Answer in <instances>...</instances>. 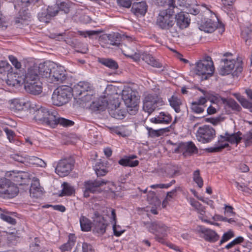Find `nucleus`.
Listing matches in <instances>:
<instances>
[{
	"instance_id": "1",
	"label": "nucleus",
	"mask_w": 252,
	"mask_h": 252,
	"mask_svg": "<svg viewBox=\"0 0 252 252\" xmlns=\"http://www.w3.org/2000/svg\"><path fill=\"white\" fill-rule=\"evenodd\" d=\"M41 71L44 75V79L49 83H63L67 78L66 71L64 67L51 61L43 63Z\"/></svg>"
},
{
	"instance_id": "2",
	"label": "nucleus",
	"mask_w": 252,
	"mask_h": 252,
	"mask_svg": "<svg viewBox=\"0 0 252 252\" xmlns=\"http://www.w3.org/2000/svg\"><path fill=\"white\" fill-rule=\"evenodd\" d=\"M215 67L212 59L208 56L196 63L194 72L195 74L201 76V80H204L212 76Z\"/></svg>"
},
{
	"instance_id": "3",
	"label": "nucleus",
	"mask_w": 252,
	"mask_h": 252,
	"mask_svg": "<svg viewBox=\"0 0 252 252\" xmlns=\"http://www.w3.org/2000/svg\"><path fill=\"white\" fill-rule=\"evenodd\" d=\"M37 1V0H17V3L14 5L15 9L19 10L18 17L15 20V24L17 27H20L21 25L27 24V21L30 18V14L27 7Z\"/></svg>"
},
{
	"instance_id": "4",
	"label": "nucleus",
	"mask_w": 252,
	"mask_h": 252,
	"mask_svg": "<svg viewBox=\"0 0 252 252\" xmlns=\"http://www.w3.org/2000/svg\"><path fill=\"white\" fill-rule=\"evenodd\" d=\"M73 95L72 89L68 86H62L55 89L52 101L54 105L62 106L67 103Z\"/></svg>"
},
{
	"instance_id": "5",
	"label": "nucleus",
	"mask_w": 252,
	"mask_h": 252,
	"mask_svg": "<svg viewBox=\"0 0 252 252\" xmlns=\"http://www.w3.org/2000/svg\"><path fill=\"white\" fill-rule=\"evenodd\" d=\"M56 114L57 112L54 110L41 107L34 112L33 118L36 121H39L51 126L55 124L53 119Z\"/></svg>"
},
{
	"instance_id": "6",
	"label": "nucleus",
	"mask_w": 252,
	"mask_h": 252,
	"mask_svg": "<svg viewBox=\"0 0 252 252\" xmlns=\"http://www.w3.org/2000/svg\"><path fill=\"white\" fill-rule=\"evenodd\" d=\"M176 11L168 7L167 9L160 11L157 19L158 25L162 29H169L175 24L174 13Z\"/></svg>"
},
{
	"instance_id": "7",
	"label": "nucleus",
	"mask_w": 252,
	"mask_h": 252,
	"mask_svg": "<svg viewBox=\"0 0 252 252\" xmlns=\"http://www.w3.org/2000/svg\"><path fill=\"white\" fill-rule=\"evenodd\" d=\"M19 189L9 179H0V197L4 199L12 198L18 193Z\"/></svg>"
},
{
	"instance_id": "8",
	"label": "nucleus",
	"mask_w": 252,
	"mask_h": 252,
	"mask_svg": "<svg viewBox=\"0 0 252 252\" xmlns=\"http://www.w3.org/2000/svg\"><path fill=\"white\" fill-rule=\"evenodd\" d=\"M224 64L219 69V73L220 75L224 76L231 73L233 69L235 68V71L237 73H240L242 71L243 68L242 66V61L237 59L235 61L229 58L224 59Z\"/></svg>"
},
{
	"instance_id": "9",
	"label": "nucleus",
	"mask_w": 252,
	"mask_h": 252,
	"mask_svg": "<svg viewBox=\"0 0 252 252\" xmlns=\"http://www.w3.org/2000/svg\"><path fill=\"white\" fill-rule=\"evenodd\" d=\"M122 98L127 108L135 109L138 105L139 97L137 92L127 87L123 90Z\"/></svg>"
},
{
	"instance_id": "10",
	"label": "nucleus",
	"mask_w": 252,
	"mask_h": 252,
	"mask_svg": "<svg viewBox=\"0 0 252 252\" xmlns=\"http://www.w3.org/2000/svg\"><path fill=\"white\" fill-rule=\"evenodd\" d=\"M216 136V130L212 126L204 125L200 126L196 133L197 140L202 143L212 141Z\"/></svg>"
},
{
	"instance_id": "11",
	"label": "nucleus",
	"mask_w": 252,
	"mask_h": 252,
	"mask_svg": "<svg viewBox=\"0 0 252 252\" xmlns=\"http://www.w3.org/2000/svg\"><path fill=\"white\" fill-rule=\"evenodd\" d=\"M42 66H43V63L39 64L38 65H33L28 69L24 80V82L27 83L28 89H30L31 86V81L39 80V76L44 78V75L41 71Z\"/></svg>"
},
{
	"instance_id": "12",
	"label": "nucleus",
	"mask_w": 252,
	"mask_h": 252,
	"mask_svg": "<svg viewBox=\"0 0 252 252\" xmlns=\"http://www.w3.org/2000/svg\"><path fill=\"white\" fill-rule=\"evenodd\" d=\"M161 102L160 98L157 94H148L143 100V110L150 114Z\"/></svg>"
},
{
	"instance_id": "13",
	"label": "nucleus",
	"mask_w": 252,
	"mask_h": 252,
	"mask_svg": "<svg viewBox=\"0 0 252 252\" xmlns=\"http://www.w3.org/2000/svg\"><path fill=\"white\" fill-rule=\"evenodd\" d=\"M74 161L71 158L61 159L55 169L56 172L61 177L65 176L72 169Z\"/></svg>"
},
{
	"instance_id": "14",
	"label": "nucleus",
	"mask_w": 252,
	"mask_h": 252,
	"mask_svg": "<svg viewBox=\"0 0 252 252\" xmlns=\"http://www.w3.org/2000/svg\"><path fill=\"white\" fill-rule=\"evenodd\" d=\"M120 103L118 98L110 99V105L108 111L111 117L117 119H123L125 117V112L119 108Z\"/></svg>"
},
{
	"instance_id": "15",
	"label": "nucleus",
	"mask_w": 252,
	"mask_h": 252,
	"mask_svg": "<svg viewBox=\"0 0 252 252\" xmlns=\"http://www.w3.org/2000/svg\"><path fill=\"white\" fill-rule=\"evenodd\" d=\"M197 230L198 233L203 234L202 237L206 241L210 243H215L219 240V235L217 233L210 228H207L202 226H198Z\"/></svg>"
},
{
	"instance_id": "16",
	"label": "nucleus",
	"mask_w": 252,
	"mask_h": 252,
	"mask_svg": "<svg viewBox=\"0 0 252 252\" xmlns=\"http://www.w3.org/2000/svg\"><path fill=\"white\" fill-rule=\"evenodd\" d=\"M148 230L153 233L158 232L161 234L163 237L166 235L169 228L163 223L160 221H154L144 223Z\"/></svg>"
},
{
	"instance_id": "17",
	"label": "nucleus",
	"mask_w": 252,
	"mask_h": 252,
	"mask_svg": "<svg viewBox=\"0 0 252 252\" xmlns=\"http://www.w3.org/2000/svg\"><path fill=\"white\" fill-rule=\"evenodd\" d=\"M30 180H32L30 189V195L32 197L38 198L42 194V189L40 186L39 179L31 174Z\"/></svg>"
},
{
	"instance_id": "18",
	"label": "nucleus",
	"mask_w": 252,
	"mask_h": 252,
	"mask_svg": "<svg viewBox=\"0 0 252 252\" xmlns=\"http://www.w3.org/2000/svg\"><path fill=\"white\" fill-rule=\"evenodd\" d=\"M107 183L113 185V184L109 182L102 180L88 181L84 183V187L86 189L89 190L91 193L99 192L100 190L98 189L99 187L102 186L104 184Z\"/></svg>"
},
{
	"instance_id": "19",
	"label": "nucleus",
	"mask_w": 252,
	"mask_h": 252,
	"mask_svg": "<svg viewBox=\"0 0 252 252\" xmlns=\"http://www.w3.org/2000/svg\"><path fill=\"white\" fill-rule=\"evenodd\" d=\"M91 93L90 84L86 82H80L72 89V93L77 96H80L87 93Z\"/></svg>"
},
{
	"instance_id": "20",
	"label": "nucleus",
	"mask_w": 252,
	"mask_h": 252,
	"mask_svg": "<svg viewBox=\"0 0 252 252\" xmlns=\"http://www.w3.org/2000/svg\"><path fill=\"white\" fill-rule=\"evenodd\" d=\"M110 102H108L106 97H101L98 100L93 102L90 105V108L93 111H103L109 107Z\"/></svg>"
},
{
	"instance_id": "21",
	"label": "nucleus",
	"mask_w": 252,
	"mask_h": 252,
	"mask_svg": "<svg viewBox=\"0 0 252 252\" xmlns=\"http://www.w3.org/2000/svg\"><path fill=\"white\" fill-rule=\"evenodd\" d=\"M107 213L109 218L112 220V223H113V230L114 234L116 236H121L125 231L122 229L121 227L119 225H116V215L115 210L112 208H108L107 209Z\"/></svg>"
},
{
	"instance_id": "22",
	"label": "nucleus",
	"mask_w": 252,
	"mask_h": 252,
	"mask_svg": "<svg viewBox=\"0 0 252 252\" xmlns=\"http://www.w3.org/2000/svg\"><path fill=\"white\" fill-rule=\"evenodd\" d=\"M9 102L10 109L14 111L22 110L29 106V102L24 98H14Z\"/></svg>"
},
{
	"instance_id": "23",
	"label": "nucleus",
	"mask_w": 252,
	"mask_h": 252,
	"mask_svg": "<svg viewBox=\"0 0 252 252\" xmlns=\"http://www.w3.org/2000/svg\"><path fill=\"white\" fill-rule=\"evenodd\" d=\"M120 48L122 51L124 55L137 61L140 59V53L137 52L135 49H131L127 46L125 43H122L120 45Z\"/></svg>"
},
{
	"instance_id": "24",
	"label": "nucleus",
	"mask_w": 252,
	"mask_h": 252,
	"mask_svg": "<svg viewBox=\"0 0 252 252\" xmlns=\"http://www.w3.org/2000/svg\"><path fill=\"white\" fill-rule=\"evenodd\" d=\"M228 142L226 135H220L218 137V144H216V146L209 148L207 150L208 152L211 153L220 152L222 149L228 147Z\"/></svg>"
},
{
	"instance_id": "25",
	"label": "nucleus",
	"mask_w": 252,
	"mask_h": 252,
	"mask_svg": "<svg viewBox=\"0 0 252 252\" xmlns=\"http://www.w3.org/2000/svg\"><path fill=\"white\" fill-rule=\"evenodd\" d=\"M150 121L154 124H168L172 121V117L167 112H161L156 117L151 118Z\"/></svg>"
},
{
	"instance_id": "26",
	"label": "nucleus",
	"mask_w": 252,
	"mask_h": 252,
	"mask_svg": "<svg viewBox=\"0 0 252 252\" xmlns=\"http://www.w3.org/2000/svg\"><path fill=\"white\" fill-rule=\"evenodd\" d=\"M107 223L103 217H98L94 220L93 231L99 234H103L105 232Z\"/></svg>"
},
{
	"instance_id": "27",
	"label": "nucleus",
	"mask_w": 252,
	"mask_h": 252,
	"mask_svg": "<svg viewBox=\"0 0 252 252\" xmlns=\"http://www.w3.org/2000/svg\"><path fill=\"white\" fill-rule=\"evenodd\" d=\"M31 86L30 89L27 87V83L24 82V87L26 91L34 95H37L42 92V83L40 80L31 81Z\"/></svg>"
},
{
	"instance_id": "28",
	"label": "nucleus",
	"mask_w": 252,
	"mask_h": 252,
	"mask_svg": "<svg viewBox=\"0 0 252 252\" xmlns=\"http://www.w3.org/2000/svg\"><path fill=\"white\" fill-rule=\"evenodd\" d=\"M147 9V6L144 1L134 2L131 8V11L136 15H144Z\"/></svg>"
},
{
	"instance_id": "29",
	"label": "nucleus",
	"mask_w": 252,
	"mask_h": 252,
	"mask_svg": "<svg viewBox=\"0 0 252 252\" xmlns=\"http://www.w3.org/2000/svg\"><path fill=\"white\" fill-rule=\"evenodd\" d=\"M188 14H184L183 12H180L176 15L177 25L181 29H185L188 27L190 23V19H189Z\"/></svg>"
},
{
	"instance_id": "30",
	"label": "nucleus",
	"mask_w": 252,
	"mask_h": 252,
	"mask_svg": "<svg viewBox=\"0 0 252 252\" xmlns=\"http://www.w3.org/2000/svg\"><path fill=\"white\" fill-rule=\"evenodd\" d=\"M145 61L148 64L157 68H161L162 66L161 63L156 60L152 55L149 54L143 53L140 54V59Z\"/></svg>"
},
{
	"instance_id": "31",
	"label": "nucleus",
	"mask_w": 252,
	"mask_h": 252,
	"mask_svg": "<svg viewBox=\"0 0 252 252\" xmlns=\"http://www.w3.org/2000/svg\"><path fill=\"white\" fill-rule=\"evenodd\" d=\"M179 149L181 152H183L184 154H192L197 152V148L192 142L181 143Z\"/></svg>"
},
{
	"instance_id": "32",
	"label": "nucleus",
	"mask_w": 252,
	"mask_h": 252,
	"mask_svg": "<svg viewBox=\"0 0 252 252\" xmlns=\"http://www.w3.org/2000/svg\"><path fill=\"white\" fill-rule=\"evenodd\" d=\"M17 176L14 182L19 185H22L27 184L29 182L31 179L30 178L31 174L28 172L17 171Z\"/></svg>"
},
{
	"instance_id": "33",
	"label": "nucleus",
	"mask_w": 252,
	"mask_h": 252,
	"mask_svg": "<svg viewBox=\"0 0 252 252\" xmlns=\"http://www.w3.org/2000/svg\"><path fill=\"white\" fill-rule=\"evenodd\" d=\"M10 212L6 209L0 208V218L9 224L15 225L16 220L10 216Z\"/></svg>"
},
{
	"instance_id": "34",
	"label": "nucleus",
	"mask_w": 252,
	"mask_h": 252,
	"mask_svg": "<svg viewBox=\"0 0 252 252\" xmlns=\"http://www.w3.org/2000/svg\"><path fill=\"white\" fill-rule=\"evenodd\" d=\"M58 115V114H57L55 115V117H54L53 120L55 121V124L53 126H51V127L54 128L58 124H60L64 127L71 126L74 124L73 121L63 118L59 117Z\"/></svg>"
},
{
	"instance_id": "35",
	"label": "nucleus",
	"mask_w": 252,
	"mask_h": 252,
	"mask_svg": "<svg viewBox=\"0 0 252 252\" xmlns=\"http://www.w3.org/2000/svg\"><path fill=\"white\" fill-rule=\"evenodd\" d=\"M168 101L171 107L174 109L176 113L181 112L180 106L182 105V102L179 98L173 95L168 99Z\"/></svg>"
},
{
	"instance_id": "36",
	"label": "nucleus",
	"mask_w": 252,
	"mask_h": 252,
	"mask_svg": "<svg viewBox=\"0 0 252 252\" xmlns=\"http://www.w3.org/2000/svg\"><path fill=\"white\" fill-rule=\"evenodd\" d=\"M98 62L101 64L111 69L115 70L118 68V64L117 63L112 59L99 58Z\"/></svg>"
},
{
	"instance_id": "37",
	"label": "nucleus",
	"mask_w": 252,
	"mask_h": 252,
	"mask_svg": "<svg viewBox=\"0 0 252 252\" xmlns=\"http://www.w3.org/2000/svg\"><path fill=\"white\" fill-rule=\"evenodd\" d=\"M27 163L35 165L36 166L41 167H45L46 166V163L42 159L36 157H30L27 156Z\"/></svg>"
},
{
	"instance_id": "38",
	"label": "nucleus",
	"mask_w": 252,
	"mask_h": 252,
	"mask_svg": "<svg viewBox=\"0 0 252 252\" xmlns=\"http://www.w3.org/2000/svg\"><path fill=\"white\" fill-rule=\"evenodd\" d=\"M21 83V80L19 79V77L17 76V74L12 72L8 73L6 80V83L8 85L15 86L19 85Z\"/></svg>"
},
{
	"instance_id": "39",
	"label": "nucleus",
	"mask_w": 252,
	"mask_h": 252,
	"mask_svg": "<svg viewBox=\"0 0 252 252\" xmlns=\"http://www.w3.org/2000/svg\"><path fill=\"white\" fill-rule=\"evenodd\" d=\"M189 202L190 205L200 215L199 216L203 217L202 216L205 213V208L201 203L193 198L190 199Z\"/></svg>"
},
{
	"instance_id": "40",
	"label": "nucleus",
	"mask_w": 252,
	"mask_h": 252,
	"mask_svg": "<svg viewBox=\"0 0 252 252\" xmlns=\"http://www.w3.org/2000/svg\"><path fill=\"white\" fill-rule=\"evenodd\" d=\"M225 135L227 136V141L231 144H238L240 142L242 138L241 137L242 133L240 132L231 134L226 132L225 133Z\"/></svg>"
},
{
	"instance_id": "41",
	"label": "nucleus",
	"mask_w": 252,
	"mask_h": 252,
	"mask_svg": "<svg viewBox=\"0 0 252 252\" xmlns=\"http://www.w3.org/2000/svg\"><path fill=\"white\" fill-rule=\"evenodd\" d=\"M80 223L81 230L83 231H89L92 227V222L90 220L84 216L80 218Z\"/></svg>"
},
{
	"instance_id": "42",
	"label": "nucleus",
	"mask_w": 252,
	"mask_h": 252,
	"mask_svg": "<svg viewBox=\"0 0 252 252\" xmlns=\"http://www.w3.org/2000/svg\"><path fill=\"white\" fill-rule=\"evenodd\" d=\"M179 171L178 167L174 165H168L165 168L166 176L169 178L173 177Z\"/></svg>"
},
{
	"instance_id": "43",
	"label": "nucleus",
	"mask_w": 252,
	"mask_h": 252,
	"mask_svg": "<svg viewBox=\"0 0 252 252\" xmlns=\"http://www.w3.org/2000/svg\"><path fill=\"white\" fill-rule=\"evenodd\" d=\"M119 163L124 166L135 167L138 165L139 161L137 160L133 161L126 157L119 160Z\"/></svg>"
},
{
	"instance_id": "44",
	"label": "nucleus",
	"mask_w": 252,
	"mask_h": 252,
	"mask_svg": "<svg viewBox=\"0 0 252 252\" xmlns=\"http://www.w3.org/2000/svg\"><path fill=\"white\" fill-rule=\"evenodd\" d=\"M109 40L110 41V44L112 45L117 46L120 47V45L122 43H120L121 35L118 33H113L112 34H109L108 35Z\"/></svg>"
},
{
	"instance_id": "45",
	"label": "nucleus",
	"mask_w": 252,
	"mask_h": 252,
	"mask_svg": "<svg viewBox=\"0 0 252 252\" xmlns=\"http://www.w3.org/2000/svg\"><path fill=\"white\" fill-rule=\"evenodd\" d=\"M63 189L62 192L60 194V196L64 195H70L74 191L73 188L67 183H63L62 184Z\"/></svg>"
},
{
	"instance_id": "46",
	"label": "nucleus",
	"mask_w": 252,
	"mask_h": 252,
	"mask_svg": "<svg viewBox=\"0 0 252 252\" xmlns=\"http://www.w3.org/2000/svg\"><path fill=\"white\" fill-rule=\"evenodd\" d=\"M193 180L197 185L198 187L201 188L203 186V181L200 175V171L196 170L193 173Z\"/></svg>"
},
{
	"instance_id": "47",
	"label": "nucleus",
	"mask_w": 252,
	"mask_h": 252,
	"mask_svg": "<svg viewBox=\"0 0 252 252\" xmlns=\"http://www.w3.org/2000/svg\"><path fill=\"white\" fill-rule=\"evenodd\" d=\"M237 99L243 107L248 109L250 112H252V102L249 101L246 98L242 96H239L237 97Z\"/></svg>"
},
{
	"instance_id": "48",
	"label": "nucleus",
	"mask_w": 252,
	"mask_h": 252,
	"mask_svg": "<svg viewBox=\"0 0 252 252\" xmlns=\"http://www.w3.org/2000/svg\"><path fill=\"white\" fill-rule=\"evenodd\" d=\"M38 18L39 20L41 22L45 23L48 22V20L50 19V17L48 15L46 8L42 9V11L38 13Z\"/></svg>"
},
{
	"instance_id": "49",
	"label": "nucleus",
	"mask_w": 252,
	"mask_h": 252,
	"mask_svg": "<svg viewBox=\"0 0 252 252\" xmlns=\"http://www.w3.org/2000/svg\"><path fill=\"white\" fill-rule=\"evenodd\" d=\"M146 128L148 130V136L151 138H155L161 136L159 129L155 130L148 126H146Z\"/></svg>"
},
{
	"instance_id": "50",
	"label": "nucleus",
	"mask_w": 252,
	"mask_h": 252,
	"mask_svg": "<svg viewBox=\"0 0 252 252\" xmlns=\"http://www.w3.org/2000/svg\"><path fill=\"white\" fill-rule=\"evenodd\" d=\"M48 15L50 18L56 16L59 12V6L57 4H55L51 6H49L46 8Z\"/></svg>"
},
{
	"instance_id": "51",
	"label": "nucleus",
	"mask_w": 252,
	"mask_h": 252,
	"mask_svg": "<svg viewBox=\"0 0 252 252\" xmlns=\"http://www.w3.org/2000/svg\"><path fill=\"white\" fill-rule=\"evenodd\" d=\"M205 107V106H200L197 103H191L190 109L195 113L201 114L204 111Z\"/></svg>"
},
{
	"instance_id": "52",
	"label": "nucleus",
	"mask_w": 252,
	"mask_h": 252,
	"mask_svg": "<svg viewBox=\"0 0 252 252\" xmlns=\"http://www.w3.org/2000/svg\"><path fill=\"white\" fill-rule=\"evenodd\" d=\"M59 6V11H61L67 14L70 10V4L66 2H62L60 3H57Z\"/></svg>"
},
{
	"instance_id": "53",
	"label": "nucleus",
	"mask_w": 252,
	"mask_h": 252,
	"mask_svg": "<svg viewBox=\"0 0 252 252\" xmlns=\"http://www.w3.org/2000/svg\"><path fill=\"white\" fill-rule=\"evenodd\" d=\"M234 236V233L231 230H229L228 232L224 233L221 238V239L220 240V245H221L223 243L228 241L229 239H230L231 238L233 237Z\"/></svg>"
},
{
	"instance_id": "54",
	"label": "nucleus",
	"mask_w": 252,
	"mask_h": 252,
	"mask_svg": "<svg viewBox=\"0 0 252 252\" xmlns=\"http://www.w3.org/2000/svg\"><path fill=\"white\" fill-rule=\"evenodd\" d=\"M10 65L6 61H0V74L5 73L8 71Z\"/></svg>"
},
{
	"instance_id": "55",
	"label": "nucleus",
	"mask_w": 252,
	"mask_h": 252,
	"mask_svg": "<svg viewBox=\"0 0 252 252\" xmlns=\"http://www.w3.org/2000/svg\"><path fill=\"white\" fill-rule=\"evenodd\" d=\"M173 5L171 6V8L177 10L176 12H178V6H185L186 5V0H173Z\"/></svg>"
},
{
	"instance_id": "56",
	"label": "nucleus",
	"mask_w": 252,
	"mask_h": 252,
	"mask_svg": "<svg viewBox=\"0 0 252 252\" xmlns=\"http://www.w3.org/2000/svg\"><path fill=\"white\" fill-rule=\"evenodd\" d=\"M97 176H104L107 173V171L104 168H101L100 165H95L94 168Z\"/></svg>"
},
{
	"instance_id": "57",
	"label": "nucleus",
	"mask_w": 252,
	"mask_h": 252,
	"mask_svg": "<svg viewBox=\"0 0 252 252\" xmlns=\"http://www.w3.org/2000/svg\"><path fill=\"white\" fill-rule=\"evenodd\" d=\"M228 106L233 110L239 111L241 109L239 105L233 99H229L227 102Z\"/></svg>"
},
{
	"instance_id": "58",
	"label": "nucleus",
	"mask_w": 252,
	"mask_h": 252,
	"mask_svg": "<svg viewBox=\"0 0 252 252\" xmlns=\"http://www.w3.org/2000/svg\"><path fill=\"white\" fill-rule=\"evenodd\" d=\"M208 99H209V96H201L198 99L191 103H197L198 105L200 106H205V104L207 102Z\"/></svg>"
},
{
	"instance_id": "59",
	"label": "nucleus",
	"mask_w": 252,
	"mask_h": 252,
	"mask_svg": "<svg viewBox=\"0 0 252 252\" xmlns=\"http://www.w3.org/2000/svg\"><path fill=\"white\" fill-rule=\"evenodd\" d=\"M8 58L15 68L17 69H19L21 68V63L18 61L17 59L14 56L10 55L8 56Z\"/></svg>"
},
{
	"instance_id": "60",
	"label": "nucleus",
	"mask_w": 252,
	"mask_h": 252,
	"mask_svg": "<svg viewBox=\"0 0 252 252\" xmlns=\"http://www.w3.org/2000/svg\"><path fill=\"white\" fill-rule=\"evenodd\" d=\"M12 158L13 159H14L15 161H17L21 163H25L27 162V156L26 157H23L22 156H20L18 154H14L12 156Z\"/></svg>"
},
{
	"instance_id": "61",
	"label": "nucleus",
	"mask_w": 252,
	"mask_h": 252,
	"mask_svg": "<svg viewBox=\"0 0 252 252\" xmlns=\"http://www.w3.org/2000/svg\"><path fill=\"white\" fill-rule=\"evenodd\" d=\"M80 96L81 97L79 98V99H80L82 101L85 102H87L92 100L93 95L92 92H89L86 94H83Z\"/></svg>"
},
{
	"instance_id": "62",
	"label": "nucleus",
	"mask_w": 252,
	"mask_h": 252,
	"mask_svg": "<svg viewBox=\"0 0 252 252\" xmlns=\"http://www.w3.org/2000/svg\"><path fill=\"white\" fill-rule=\"evenodd\" d=\"M3 130L6 133L7 138L9 141L11 142L13 140L15 135L14 132L12 130L9 129L7 127L4 128Z\"/></svg>"
},
{
	"instance_id": "63",
	"label": "nucleus",
	"mask_w": 252,
	"mask_h": 252,
	"mask_svg": "<svg viewBox=\"0 0 252 252\" xmlns=\"http://www.w3.org/2000/svg\"><path fill=\"white\" fill-rule=\"evenodd\" d=\"M118 4L123 7L129 8L131 5V0H117Z\"/></svg>"
},
{
	"instance_id": "64",
	"label": "nucleus",
	"mask_w": 252,
	"mask_h": 252,
	"mask_svg": "<svg viewBox=\"0 0 252 252\" xmlns=\"http://www.w3.org/2000/svg\"><path fill=\"white\" fill-rule=\"evenodd\" d=\"M82 252H94L92 246L87 243L82 244Z\"/></svg>"
}]
</instances>
